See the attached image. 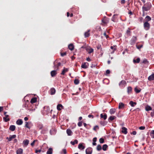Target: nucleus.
Wrapping results in <instances>:
<instances>
[{
    "label": "nucleus",
    "mask_w": 154,
    "mask_h": 154,
    "mask_svg": "<svg viewBox=\"0 0 154 154\" xmlns=\"http://www.w3.org/2000/svg\"><path fill=\"white\" fill-rule=\"evenodd\" d=\"M137 40V37L134 36H133L131 40L130 41V44L132 45H134Z\"/></svg>",
    "instance_id": "39448f33"
},
{
    "label": "nucleus",
    "mask_w": 154,
    "mask_h": 154,
    "mask_svg": "<svg viewBox=\"0 0 154 154\" xmlns=\"http://www.w3.org/2000/svg\"><path fill=\"white\" fill-rule=\"evenodd\" d=\"M148 61L147 60V59H144L143 62H142V63H144V64H146L147 63H148Z\"/></svg>",
    "instance_id": "603ef678"
},
{
    "label": "nucleus",
    "mask_w": 154,
    "mask_h": 154,
    "mask_svg": "<svg viewBox=\"0 0 154 154\" xmlns=\"http://www.w3.org/2000/svg\"><path fill=\"white\" fill-rule=\"evenodd\" d=\"M56 90L54 88H51L49 92L51 94L53 95L55 94Z\"/></svg>",
    "instance_id": "9b49d317"
},
{
    "label": "nucleus",
    "mask_w": 154,
    "mask_h": 154,
    "mask_svg": "<svg viewBox=\"0 0 154 154\" xmlns=\"http://www.w3.org/2000/svg\"><path fill=\"white\" fill-rule=\"evenodd\" d=\"M145 22H148V21H150L151 20V18L149 16H147L145 18Z\"/></svg>",
    "instance_id": "bb28decb"
},
{
    "label": "nucleus",
    "mask_w": 154,
    "mask_h": 154,
    "mask_svg": "<svg viewBox=\"0 0 154 154\" xmlns=\"http://www.w3.org/2000/svg\"><path fill=\"white\" fill-rule=\"evenodd\" d=\"M137 132L136 131H133L131 133V134H133L134 135H135L136 134Z\"/></svg>",
    "instance_id": "69168bd1"
},
{
    "label": "nucleus",
    "mask_w": 154,
    "mask_h": 154,
    "mask_svg": "<svg viewBox=\"0 0 154 154\" xmlns=\"http://www.w3.org/2000/svg\"><path fill=\"white\" fill-rule=\"evenodd\" d=\"M128 91L127 92L128 94H130L131 93L132 91V88L131 87H129L128 88Z\"/></svg>",
    "instance_id": "79ce46f5"
},
{
    "label": "nucleus",
    "mask_w": 154,
    "mask_h": 154,
    "mask_svg": "<svg viewBox=\"0 0 154 154\" xmlns=\"http://www.w3.org/2000/svg\"><path fill=\"white\" fill-rule=\"evenodd\" d=\"M35 109H28V110L29 111V112H31L32 111H34L35 110Z\"/></svg>",
    "instance_id": "0e129e2a"
},
{
    "label": "nucleus",
    "mask_w": 154,
    "mask_h": 154,
    "mask_svg": "<svg viewBox=\"0 0 154 154\" xmlns=\"http://www.w3.org/2000/svg\"><path fill=\"white\" fill-rule=\"evenodd\" d=\"M90 30H88V31L87 32H86L85 33V38L88 37L90 36Z\"/></svg>",
    "instance_id": "c756f323"
},
{
    "label": "nucleus",
    "mask_w": 154,
    "mask_h": 154,
    "mask_svg": "<svg viewBox=\"0 0 154 154\" xmlns=\"http://www.w3.org/2000/svg\"><path fill=\"white\" fill-rule=\"evenodd\" d=\"M152 5L150 2H147L142 7V11L145 12L149 11L151 8Z\"/></svg>",
    "instance_id": "f257e3e1"
},
{
    "label": "nucleus",
    "mask_w": 154,
    "mask_h": 154,
    "mask_svg": "<svg viewBox=\"0 0 154 154\" xmlns=\"http://www.w3.org/2000/svg\"><path fill=\"white\" fill-rule=\"evenodd\" d=\"M82 122L81 121V122H79L78 123V125L80 127L82 125Z\"/></svg>",
    "instance_id": "864d4df0"
},
{
    "label": "nucleus",
    "mask_w": 154,
    "mask_h": 154,
    "mask_svg": "<svg viewBox=\"0 0 154 154\" xmlns=\"http://www.w3.org/2000/svg\"><path fill=\"white\" fill-rule=\"evenodd\" d=\"M56 133V130L55 129H52L50 131V134L52 135L55 134Z\"/></svg>",
    "instance_id": "6ab92c4d"
},
{
    "label": "nucleus",
    "mask_w": 154,
    "mask_h": 154,
    "mask_svg": "<svg viewBox=\"0 0 154 154\" xmlns=\"http://www.w3.org/2000/svg\"><path fill=\"white\" fill-rule=\"evenodd\" d=\"M85 146L81 143H79L78 145V148L80 149H85Z\"/></svg>",
    "instance_id": "c85d7f7f"
},
{
    "label": "nucleus",
    "mask_w": 154,
    "mask_h": 154,
    "mask_svg": "<svg viewBox=\"0 0 154 154\" xmlns=\"http://www.w3.org/2000/svg\"><path fill=\"white\" fill-rule=\"evenodd\" d=\"M86 50L88 52L89 54H91L94 51V50L93 48H86Z\"/></svg>",
    "instance_id": "a211bd4d"
},
{
    "label": "nucleus",
    "mask_w": 154,
    "mask_h": 154,
    "mask_svg": "<svg viewBox=\"0 0 154 154\" xmlns=\"http://www.w3.org/2000/svg\"><path fill=\"white\" fill-rule=\"evenodd\" d=\"M97 138L96 137H94V138L93 139V141L94 142H96L97 141Z\"/></svg>",
    "instance_id": "338daca9"
},
{
    "label": "nucleus",
    "mask_w": 154,
    "mask_h": 154,
    "mask_svg": "<svg viewBox=\"0 0 154 154\" xmlns=\"http://www.w3.org/2000/svg\"><path fill=\"white\" fill-rule=\"evenodd\" d=\"M50 110L49 107L48 106H45L44 107L42 113L43 115H46L49 112Z\"/></svg>",
    "instance_id": "f03ea898"
},
{
    "label": "nucleus",
    "mask_w": 154,
    "mask_h": 154,
    "mask_svg": "<svg viewBox=\"0 0 154 154\" xmlns=\"http://www.w3.org/2000/svg\"><path fill=\"white\" fill-rule=\"evenodd\" d=\"M117 14H114L112 18V20L114 22H115L116 18V17L117 16Z\"/></svg>",
    "instance_id": "4c0bfd02"
},
{
    "label": "nucleus",
    "mask_w": 154,
    "mask_h": 154,
    "mask_svg": "<svg viewBox=\"0 0 154 154\" xmlns=\"http://www.w3.org/2000/svg\"><path fill=\"white\" fill-rule=\"evenodd\" d=\"M74 83L75 84L77 85L79 83V80L78 79H76L74 80Z\"/></svg>",
    "instance_id": "de8ad7c7"
},
{
    "label": "nucleus",
    "mask_w": 154,
    "mask_h": 154,
    "mask_svg": "<svg viewBox=\"0 0 154 154\" xmlns=\"http://www.w3.org/2000/svg\"><path fill=\"white\" fill-rule=\"evenodd\" d=\"M99 128H98V126L97 125H96V126H95L94 128H93V130L94 131H96L97 129H98Z\"/></svg>",
    "instance_id": "6e6d98bb"
},
{
    "label": "nucleus",
    "mask_w": 154,
    "mask_h": 154,
    "mask_svg": "<svg viewBox=\"0 0 154 154\" xmlns=\"http://www.w3.org/2000/svg\"><path fill=\"white\" fill-rule=\"evenodd\" d=\"M102 22L104 24H106L107 23L109 22L108 18L106 17H104V18L102 20Z\"/></svg>",
    "instance_id": "1a4fd4ad"
},
{
    "label": "nucleus",
    "mask_w": 154,
    "mask_h": 154,
    "mask_svg": "<svg viewBox=\"0 0 154 154\" xmlns=\"http://www.w3.org/2000/svg\"><path fill=\"white\" fill-rule=\"evenodd\" d=\"M99 141L100 143H103L104 142V139L102 138H100L99 139Z\"/></svg>",
    "instance_id": "3c124183"
},
{
    "label": "nucleus",
    "mask_w": 154,
    "mask_h": 154,
    "mask_svg": "<svg viewBox=\"0 0 154 154\" xmlns=\"http://www.w3.org/2000/svg\"><path fill=\"white\" fill-rule=\"evenodd\" d=\"M9 129L10 130L12 131H14L15 130V126L14 125H11Z\"/></svg>",
    "instance_id": "473e14b6"
},
{
    "label": "nucleus",
    "mask_w": 154,
    "mask_h": 154,
    "mask_svg": "<svg viewBox=\"0 0 154 154\" xmlns=\"http://www.w3.org/2000/svg\"><path fill=\"white\" fill-rule=\"evenodd\" d=\"M63 106L61 104H58L57 106V109L58 110H60L63 108Z\"/></svg>",
    "instance_id": "393cba45"
},
{
    "label": "nucleus",
    "mask_w": 154,
    "mask_h": 154,
    "mask_svg": "<svg viewBox=\"0 0 154 154\" xmlns=\"http://www.w3.org/2000/svg\"><path fill=\"white\" fill-rule=\"evenodd\" d=\"M23 123V122L21 119H19L16 121V124L19 125H21Z\"/></svg>",
    "instance_id": "aec40b11"
},
{
    "label": "nucleus",
    "mask_w": 154,
    "mask_h": 154,
    "mask_svg": "<svg viewBox=\"0 0 154 154\" xmlns=\"http://www.w3.org/2000/svg\"><path fill=\"white\" fill-rule=\"evenodd\" d=\"M53 152V149L52 148H49L47 152V154H52Z\"/></svg>",
    "instance_id": "cd10ccee"
},
{
    "label": "nucleus",
    "mask_w": 154,
    "mask_h": 154,
    "mask_svg": "<svg viewBox=\"0 0 154 154\" xmlns=\"http://www.w3.org/2000/svg\"><path fill=\"white\" fill-rule=\"evenodd\" d=\"M103 82L106 84H108L109 83V80L107 78L104 79L103 80Z\"/></svg>",
    "instance_id": "e433bc0d"
},
{
    "label": "nucleus",
    "mask_w": 154,
    "mask_h": 154,
    "mask_svg": "<svg viewBox=\"0 0 154 154\" xmlns=\"http://www.w3.org/2000/svg\"><path fill=\"white\" fill-rule=\"evenodd\" d=\"M54 68L56 70H58L59 69V66H61V63L60 62H58L57 60L54 62Z\"/></svg>",
    "instance_id": "7ed1b4c3"
},
{
    "label": "nucleus",
    "mask_w": 154,
    "mask_h": 154,
    "mask_svg": "<svg viewBox=\"0 0 154 154\" xmlns=\"http://www.w3.org/2000/svg\"><path fill=\"white\" fill-rule=\"evenodd\" d=\"M116 109L115 108L111 109L109 110V112L111 115L114 114L116 112Z\"/></svg>",
    "instance_id": "4be33fe9"
},
{
    "label": "nucleus",
    "mask_w": 154,
    "mask_h": 154,
    "mask_svg": "<svg viewBox=\"0 0 154 154\" xmlns=\"http://www.w3.org/2000/svg\"><path fill=\"white\" fill-rule=\"evenodd\" d=\"M66 133L69 136H71L72 134V132L70 129H67L66 130Z\"/></svg>",
    "instance_id": "b1692460"
},
{
    "label": "nucleus",
    "mask_w": 154,
    "mask_h": 154,
    "mask_svg": "<svg viewBox=\"0 0 154 154\" xmlns=\"http://www.w3.org/2000/svg\"><path fill=\"white\" fill-rule=\"evenodd\" d=\"M103 35L104 36H105L106 38H108L109 37V36H108V35H106V34L105 32H104Z\"/></svg>",
    "instance_id": "13d9d810"
},
{
    "label": "nucleus",
    "mask_w": 154,
    "mask_h": 154,
    "mask_svg": "<svg viewBox=\"0 0 154 154\" xmlns=\"http://www.w3.org/2000/svg\"><path fill=\"white\" fill-rule=\"evenodd\" d=\"M68 48L71 51L73 50L74 49V46L72 44H71L69 45H68Z\"/></svg>",
    "instance_id": "5701e85b"
},
{
    "label": "nucleus",
    "mask_w": 154,
    "mask_h": 154,
    "mask_svg": "<svg viewBox=\"0 0 154 154\" xmlns=\"http://www.w3.org/2000/svg\"><path fill=\"white\" fill-rule=\"evenodd\" d=\"M38 127L39 129H42L43 127V126L41 124H40L38 125Z\"/></svg>",
    "instance_id": "5fc2aeb1"
},
{
    "label": "nucleus",
    "mask_w": 154,
    "mask_h": 154,
    "mask_svg": "<svg viewBox=\"0 0 154 154\" xmlns=\"http://www.w3.org/2000/svg\"><path fill=\"white\" fill-rule=\"evenodd\" d=\"M114 47H115V48H114V47L113 46H111V47H110V48L111 49L113 50V51L112 52V53H113L114 52V51L116 50V46H114Z\"/></svg>",
    "instance_id": "8fccbe9b"
},
{
    "label": "nucleus",
    "mask_w": 154,
    "mask_h": 154,
    "mask_svg": "<svg viewBox=\"0 0 154 154\" xmlns=\"http://www.w3.org/2000/svg\"><path fill=\"white\" fill-rule=\"evenodd\" d=\"M9 117L8 115H5V117L3 118L5 122H7L10 120V119L8 118Z\"/></svg>",
    "instance_id": "9d476101"
},
{
    "label": "nucleus",
    "mask_w": 154,
    "mask_h": 154,
    "mask_svg": "<svg viewBox=\"0 0 154 154\" xmlns=\"http://www.w3.org/2000/svg\"><path fill=\"white\" fill-rule=\"evenodd\" d=\"M29 140H24L23 142V144L25 146H27L29 144Z\"/></svg>",
    "instance_id": "a878e982"
},
{
    "label": "nucleus",
    "mask_w": 154,
    "mask_h": 154,
    "mask_svg": "<svg viewBox=\"0 0 154 154\" xmlns=\"http://www.w3.org/2000/svg\"><path fill=\"white\" fill-rule=\"evenodd\" d=\"M131 32L130 31V29L128 28V29L126 31V35L127 36H129L131 35Z\"/></svg>",
    "instance_id": "dca6fc26"
},
{
    "label": "nucleus",
    "mask_w": 154,
    "mask_h": 154,
    "mask_svg": "<svg viewBox=\"0 0 154 154\" xmlns=\"http://www.w3.org/2000/svg\"><path fill=\"white\" fill-rule=\"evenodd\" d=\"M89 64L87 62L84 63H83L81 66V67L83 68H87L88 67Z\"/></svg>",
    "instance_id": "0eeeda50"
},
{
    "label": "nucleus",
    "mask_w": 154,
    "mask_h": 154,
    "mask_svg": "<svg viewBox=\"0 0 154 154\" xmlns=\"http://www.w3.org/2000/svg\"><path fill=\"white\" fill-rule=\"evenodd\" d=\"M110 73V71L108 69L106 71V75L109 74Z\"/></svg>",
    "instance_id": "e2e57ef3"
},
{
    "label": "nucleus",
    "mask_w": 154,
    "mask_h": 154,
    "mask_svg": "<svg viewBox=\"0 0 154 154\" xmlns=\"http://www.w3.org/2000/svg\"><path fill=\"white\" fill-rule=\"evenodd\" d=\"M107 147L108 146L107 145L104 144L103 146L102 149L104 151H106V150Z\"/></svg>",
    "instance_id": "c03bdc74"
},
{
    "label": "nucleus",
    "mask_w": 154,
    "mask_h": 154,
    "mask_svg": "<svg viewBox=\"0 0 154 154\" xmlns=\"http://www.w3.org/2000/svg\"><path fill=\"white\" fill-rule=\"evenodd\" d=\"M150 135L152 138H154V130L151 131Z\"/></svg>",
    "instance_id": "a18cd8bd"
},
{
    "label": "nucleus",
    "mask_w": 154,
    "mask_h": 154,
    "mask_svg": "<svg viewBox=\"0 0 154 154\" xmlns=\"http://www.w3.org/2000/svg\"><path fill=\"white\" fill-rule=\"evenodd\" d=\"M152 109L151 107L149 106H147L146 107V111H149L152 110Z\"/></svg>",
    "instance_id": "58836bf2"
},
{
    "label": "nucleus",
    "mask_w": 154,
    "mask_h": 154,
    "mask_svg": "<svg viewBox=\"0 0 154 154\" xmlns=\"http://www.w3.org/2000/svg\"><path fill=\"white\" fill-rule=\"evenodd\" d=\"M37 101V99L35 97L33 98H32L30 101V102L32 103H33L35 102H36Z\"/></svg>",
    "instance_id": "f704fd0d"
},
{
    "label": "nucleus",
    "mask_w": 154,
    "mask_h": 154,
    "mask_svg": "<svg viewBox=\"0 0 154 154\" xmlns=\"http://www.w3.org/2000/svg\"><path fill=\"white\" fill-rule=\"evenodd\" d=\"M134 91L136 93H139L140 92V90L136 87L134 89Z\"/></svg>",
    "instance_id": "09e8293b"
},
{
    "label": "nucleus",
    "mask_w": 154,
    "mask_h": 154,
    "mask_svg": "<svg viewBox=\"0 0 154 154\" xmlns=\"http://www.w3.org/2000/svg\"><path fill=\"white\" fill-rule=\"evenodd\" d=\"M57 71L56 70H53L51 72V75L52 77H53L55 76L57 74Z\"/></svg>",
    "instance_id": "2eb2a0df"
},
{
    "label": "nucleus",
    "mask_w": 154,
    "mask_h": 154,
    "mask_svg": "<svg viewBox=\"0 0 154 154\" xmlns=\"http://www.w3.org/2000/svg\"><path fill=\"white\" fill-rule=\"evenodd\" d=\"M100 117L101 118H103L104 120H105L107 118V115L106 114H105L103 115V114H100Z\"/></svg>",
    "instance_id": "2f4dec72"
},
{
    "label": "nucleus",
    "mask_w": 154,
    "mask_h": 154,
    "mask_svg": "<svg viewBox=\"0 0 154 154\" xmlns=\"http://www.w3.org/2000/svg\"><path fill=\"white\" fill-rule=\"evenodd\" d=\"M92 152V149L91 148H88L86 150V154H91Z\"/></svg>",
    "instance_id": "423d86ee"
},
{
    "label": "nucleus",
    "mask_w": 154,
    "mask_h": 154,
    "mask_svg": "<svg viewBox=\"0 0 154 154\" xmlns=\"http://www.w3.org/2000/svg\"><path fill=\"white\" fill-rule=\"evenodd\" d=\"M26 125L25 126L28 128L29 129H30V125L31 124V122H26Z\"/></svg>",
    "instance_id": "412c9836"
},
{
    "label": "nucleus",
    "mask_w": 154,
    "mask_h": 154,
    "mask_svg": "<svg viewBox=\"0 0 154 154\" xmlns=\"http://www.w3.org/2000/svg\"><path fill=\"white\" fill-rule=\"evenodd\" d=\"M122 132L125 134H126L127 133V129L125 127L122 128Z\"/></svg>",
    "instance_id": "f3484780"
},
{
    "label": "nucleus",
    "mask_w": 154,
    "mask_h": 154,
    "mask_svg": "<svg viewBox=\"0 0 154 154\" xmlns=\"http://www.w3.org/2000/svg\"><path fill=\"white\" fill-rule=\"evenodd\" d=\"M129 104L131 105V106L134 107L135 106V105H136L137 103L136 102H134L132 101H131L130 102Z\"/></svg>",
    "instance_id": "c9c22d12"
},
{
    "label": "nucleus",
    "mask_w": 154,
    "mask_h": 154,
    "mask_svg": "<svg viewBox=\"0 0 154 154\" xmlns=\"http://www.w3.org/2000/svg\"><path fill=\"white\" fill-rule=\"evenodd\" d=\"M125 107V104L122 103H120L119 104V109H122Z\"/></svg>",
    "instance_id": "4468645a"
},
{
    "label": "nucleus",
    "mask_w": 154,
    "mask_h": 154,
    "mask_svg": "<svg viewBox=\"0 0 154 154\" xmlns=\"http://www.w3.org/2000/svg\"><path fill=\"white\" fill-rule=\"evenodd\" d=\"M78 141L77 140H75L73 141H71L70 143L72 145H74L75 144H77L78 143Z\"/></svg>",
    "instance_id": "ea45409f"
},
{
    "label": "nucleus",
    "mask_w": 154,
    "mask_h": 154,
    "mask_svg": "<svg viewBox=\"0 0 154 154\" xmlns=\"http://www.w3.org/2000/svg\"><path fill=\"white\" fill-rule=\"evenodd\" d=\"M67 153L66 151V149H63L62 150V151L60 152L61 154H66Z\"/></svg>",
    "instance_id": "37998d69"
},
{
    "label": "nucleus",
    "mask_w": 154,
    "mask_h": 154,
    "mask_svg": "<svg viewBox=\"0 0 154 154\" xmlns=\"http://www.w3.org/2000/svg\"><path fill=\"white\" fill-rule=\"evenodd\" d=\"M139 129L140 130H144L145 129V127L144 126H141L139 128Z\"/></svg>",
    "instance_id": "052dcab7"
},
{
    "label": "nucleus",
    "mask_w": 154,
    "mask_h": 154,
    "mask_svg": "<svg viewBox=\"0 0 154 154\" xmlns=\"http://www.w3.org/2000/svg\"><path fill=\"white\" fill-rule=\"evenodd\" d=\"M143 27L145 30H148L150 28V25L148 22H145L144 23Z\"/></svg>",
    "instance_id": "20e7f679"
},
{
    "label": "nucleus",
    "mask_w": 154,
    "mask_h": 154,
    "mask_svg": "<svg viewBox=\"0 0 154 154\" xmlns=\"http://www.w3.org/2000/svg\"><path fill=\"white\" fill-rule=\"evenodd\" d=\"M66 52L62 53H61V55L62 57H63L66 55Z\"/></svg>",
    "instance_id": "4d7b16f0"
},
{
    "label": "nucleus",
    "mask_w": 154,
    "mask_h": 154,
    "mask_svg": "<svg viewBox=\"0 0 154 154\" xmlns=\"http://www.w3.org/2000/svg\"><path fill=\"white\" fill-rule=\"evenodd\" d=\"M16 137V135H10L9 136V138H8V137L7 138V139H8V141H11L12 139H14Z\"/></svg>",
    "instance_id": "f8f14e48"
},
{
    "label": "nucleus",
    "mask_w": 154,
    "mask_h": 154,
    "mask_svg": "<svg viewBox=\"0 0 154 154\" xmlns=\"http://www.w3.org/2000/svg\"><path fill=\"white\" fill-rule=\"evenodd\" d=\"M148 80L149 81L154 80V78H148Z\"/></svg>",
    "instance_id": "bf43d9fd"
},
{
    "label": "nucleus",
    "mask_w": 154,
    "mask_h": 154,
    "mask_svg": "<svg viewBox=\"0 0 154 154\" xmlns=\"http://www.w3.org/2000/svg\"><path fill=\"white\" fill-rule=\"evenodd\" d=\"M125 0H122L121 1V3L122 4H124L125 3Z\"/></svg>",
    "instance_id": "774afa93"
},
{
    "label": "nucleus",
    "mask_w": 154,
    "mask_h": 154,
    "mask_svg": "<svg viewBox=\"0 0 154 154\" xmlns=\"http://www.w3.org/2000/svg\"><path fill=\"white\" fill-rule=\"evenodd\" d=\"M97 149V150L100 151L102 149L101 146L100 145H98Z\"/></svg>",
    "instance_id": "49530a36"
},
{
    "label": "nucleus",
    "mask_w": 154,
    "mask_h": 154,
    "mask_svg": "<svg viewBox=\"0 0 154 154\" xmlns=\"http://www.w3.org/2000/svg\"><path fill=\"white\" fill-rule=\"evenodd\" d=\"M36 140H34L32 143H31V146H33L34 145L35 142L36 141Z\"/></svg>",
    "instance_id": "680f3d73"
},
{
    "label": "nucleus",
    "mask_w": 154,
    "mask_h": 154,
    "mask_svg": "<svg viewBox=\"0 0 154 154\" xmlns=\"http://www.w3.org/2000/svg\"><path fill=\"white\" fill-rule=\"evenodd\" d=\"M116 118V117L114 116H110L109 118V120L110 121H112L114 119H115Z\"/></svg>",
    "instance_id": "a19ab883"
},
{
    "label": "nucleus",
    "mask_w": 154,
    "mask_h": 154,
    "mask_svg": "<svg viewBox=\"0 0 154 154\" xmlns=\"http://www.w3.org/2000/svg\"><path fill=\"white\" fill-rule=\"evenodd\" d=\"M69 71V69L64 68L63 70H62V72L61 73V74L62 75H64L65 74L66 72H68Z\"/></svg>",
    "instance_id": "6e6552de"
},
{
    "label": "nucleus",
    "mask_w": 154,
    "mask_h": 154,
    "mask_svg": "<svg viewBox=\"0 0 154 154\" xmlns=\"http://www.w3.org/2000/svg\"><path fill=\"white\" fill-rule=\"evenodd\" d=\"M23 153V149H18L17 151V154H22Z\"/></svg>",
    "instance_id": "72a5a7b5"
},
{
    "label": "nucleus",
    "mask_w": 154,
    "mask_h": 154,
    "mask_svg": "<svg viewBox=\"0 0 154 154\" xmlns=\"http://www.w3.org/2000/svg\"><path fill=\"white\" fill-rule=\"evenodd\" d=\"M140 61V59L139 58H137L136 60L134 59L133 60V62L134 63H138Z\"/></svg>",
    "instance_id": "7c9ffc66"
},
{
    "label": "nucleus",
    "mask_w": 154,
    "mask_h": 154,
    "mask_svg": "<svg viewBox=\"0 0 154 154\" xmlns=\"http://www.w3.org/2000/svg\"><path fill=\"white\" fill-rule=\"evenodd\" d=\"M126 84V83L125 81H122L119 84L120 86L123 87V86H125Z\"/></svg>",
    "instance_id": "ddd939ff"
}]
</instances>
